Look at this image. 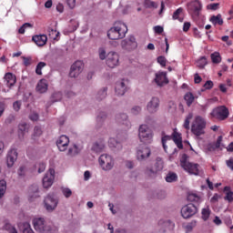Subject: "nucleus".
I'll use <instances>...</instances> for the list:
<instances>
[{"mask_svg":"<svg viewBox=\"0 0 233 233\" xmlns=\"http://www.w3.org/2000/svg\"><path fill=\"white\" fill-rule=\"evenodd\" d=\"M107 90H108V88L103 87V89L98 91V93L96 94V99L98 101H103V99H105V97H106V91Z\"/></svg>","mask_w":233,"mask_h":233,"instance_id":"obj_36","label":"nucleus"},{"mask_svg":"<svg viewBox=\"0 0 233 233\" xmlns=\"http://www.w3.org/2000/svg\"><path fill=\"white\" fill-rule=\"evenodd\" d=\"M84 64L82 61H76L70 68L69 76L77 77L83 72Z\"/></svg>","mask_w":233,"mask_h":233,"instance_id":"obj_14","label":"nucleus"},{"mask_svg":"<svg viewBox=\"0 0 233 233\" xmlns=\"http://www.w3.org/2000/svg\"><path fill=\"white\" fill-rule=\"evenodd\" d=\"M93 152H96V154H99L105 150V143L103 142H96L92 147Z\"/></svg>","mask_w":233,"mask_h":233,"instance_id":"obj_31","label":"nucleus"},{"mask_svg":"<svg viewBox=\"0 0 233 233\" xmlns=\"http://www.w3.org/2000/svg\"><path fill=\"white\" fill-rule=\"evenodd\" d=\"M29 119H31V121H37L39 119V115L37 113H32L29 115Z\"/></svg>","mask_w":233,"mask_h":233,"instance_id":"obj_60","label":"nucleus"},{"mask_svg":"<svg viewBox=\"0 0 233 233\" xmlns=\"http://www.w3.org/2000/svg\"><path fill=\"white\" fill-rule=\"evenodd\" d=\"M211 116L218 121H225L226 119H228L230 112L228 111V107H227L226 106H219L213 109Z\"/></svg>","mask_w":233,"mask_h":233,"instance_id":"obj_5","label":"nucleus"},{"mask_svg":"<svg viewBox=\"0 0 233 233\" xmlns=\"http://www.w3.org/2000/svg\"><path fill=\"white\" fill-rule=\"evenodd\" d=\"M48 90V82L46 79H41L36 86V92H39V94H45Z\"/></svg>","mask_w":233,"mask_h":233,"instance_id":"obj_25","label":"nucleus"},{"mask_svg":"<svg viewBox=\"0 0 233 233\" xmlns=\"http://www.w3.org/2000/svg\"><path fill=\"white\" fill-rule=\"evenodd\" d=\"M201 2L199 0H193L187 4V8L188 14H196L198 15L201 12Z\"/></svg>","mask_w":233,"mask_h":233,"instance_id":"obj_15","label":"nucleus"},{"mask_svg":"<svg viewBox=\"0 0 233 233\" xmlns=\"http://www.w3.org/2000/svg\"><path fill=\"white\" fill-rule=\"evenodd\" d=\"M202 219L207 221L210 218V209L208 208H203L201 211Z\"/></svg>","mask_w":233,"mask_h":233,"instance_id":"obj_43","label":"nucleus"},{"mask_svg":"<svg viewBox=\"0 0 233 233\" xmlns=\"http://www.w3.org/2000/svg\"><path fill=\"white\" fill-rule=\"evenodd\" d=\"M25 172H26V167L25 166H22L19 167L17 174L19 177H24Z\"/></svg>","mask_w":233,"mask_h":233,"instance_id":"obj_58","label":"nucleus"},{"mask_svg":"<svg viewBox=\"0 0 233 233\" xmlns=\"http://www.w3.org/2000/svg\"><path fill=\"white\" fill-rule=\"evenodd\" d=\"M141 112V106H136L131 109V113L134 114V116H137Z\"/></svg>","mask_w":233,"mask_h":233,"instance_id":"obj_59","label":"nucleus"},{"mask_svg":"<svg viewBox=\"0 0 233 233\" xmlns=\"http://www.w3.org/2000/svg\"><path fill=\"white\" fill-rule=\"evenodd\" d=\"M19 132H26L28 130V124L27 123H22L18 126Z\"/></svg>","mask_w":233,"mask_h":233,"instance_id":"obj_54","label":"nucleus"},{"mask_svg":"<svg viewBox=\"0 0 233 233\" xmlns=\"http://www.w3.org/2000/svg\"><path fill=\"white\" fill-rule=\"evenodd\" d=\"M187 201H191L192 203H201V198L192 193L187 196Z\"/></svg>","mask_w":233,"mask_h":233,"instance_id":"obj_38","label":"nucleus"},{"mask_svg":"<svg viewBox=\"0 0 233 233\" xmlns=\"http://www.w3.org/2000/svg\"><path fill=\"white\" fill-rule=\"evenodd\" d=\"M154 30L156 32V34H163V26H160V25H156L154 27Z\"/></svg>","mask_w":233,"mask_h":233,"instance_id":"obj_62","label":"nucleus"},{"mask_svg":"<svg viewBox=\"0 0 233 233\" xmlns=\"http://www.w3.org/2000/svg\"><path fill=\"white\" fill-rule=\"evenodd\" d=\"M121 46L122 48H125V50H134V48H137L136 37H134V35H129L127 38L122 40Z\"/></svg>","mask_w":233,"mask_h":233,"instance_id":"obj_11","label":"nucleus"},{"mask_svg":"<svg viewBox=\"0 0 233 233\" xmlns=\"http://www.w3.org/2000/svg\"><path fill=\"white\" fill-rule=\"evenodd\" d=\"M98 56L101 61H105V59H106V50H105V47H100L98 49Z\"/></svg>","mask_w":233,"mask_h":233,"instance_id":"obj_45","label":"nucleus"},{"mask_svg":"<svg viewBox=\"0 0 233 233\" xmlns=\"http://www.w3.org/2000/svg\"><path fill=\"white\" fill-rule=\"evenodd\" d=\"M197 66L198 68H203L204 66H207V57L202 56L197 61Z\"/></svg>","mask_w":233,"mask_h":233,"instance_id":"obj_44","label":"nucleus"},{"mask_svg":"<svg viewBox=\"0 0 233 233\" xmlns=\"http://www.w3.org/2000/svg\"><path fill=\"white\" fill-rule=\"evenodd\" d=\"M68 145H70V138L65 135H62L56 141V147L60 152H65Z\"/></svg>","mask_w":233,"mask_h":233,"instance_id":"obj_16","label":"nucleus"},{"mask_svg":"<svg viewBox=\"0 0 233 233\" xmlns=\"http://www.w3.org/2000/svg\"><path fill=\"white\" fill-rule=\"evenodd\" d=\"M155 83L158 86H164L168 85V78L167 77V72H159L156 74Z\"/></svg>","mask_w":233,"mask_h":233,"instance_id":"obj_20","label":"nucleus"},{"mask_svg":"<svg viewBox=\"0 0 233 233\" xmlns=\"http://www.w3.org/2000/svg\"><path fill=\"white\" fill-rule=\"evenodd\" d=\"M45 66H46V63L45 62H39L36 66V68H35V74L37 76H43V68H45Z\"/></svg>","mask_w":233,"mask_h":233,"instance_id":"obj_40","label":"nucleus"},{"mask_svg":"<svg viewBox=\"0 0 233 233\" xmlns=\"http://www.w3.org/2000/svg\"><path fill=\"white\" fill-rule=\"evenodd\" d=\"M24 66H30L32 65V56H21Z\"/></svg>","mask_w":233,"mask_h":233,"instance_id":"obj_46","label":"nucleus"},{"mask_svg":"<svg viewBox=\"0 0 233 233\" xmlns=\"http://www.w3.org/2000/svg\"><path fill=\"white\" fill-rule=\"evenodd\" d=\"M161 170H163V161L157 160L154 167L147 169V174H157V172H161Z\"/></svg>","mask_w":233,"mask_h":233,"instance_id":"obj_27","label":"nucleus"},{"mask_svg":"<svg viewBox=\"0 0 233 233\" xmlns=\"http://www.w3.org/2000/svg\"><path fill=\"white\" fill-rule=\"evenodd\" d=\"M98 161L103 170H112L114 168V158L110 155H101Z\"/></svg>","mask_w":233,"mask_h":233,"instance_id":"obj_6","label":"nucleus"},{"mask_svg":"<svg viewBox=\"0 0 233 233\" xmlns=\"http://www.w3.org/2000/svg\"><path fill=\"white\" fill-rule=\"evenodd\" d=\"M47 32L50 39H54V41L59 37V32L56 29L48 28Z\"/></svg>","mask_w":233,"mask_h":233,"instance_id":"obj_39","label":"nucleus"},{"mask_svg":"<svg viewBox=\"0 0 233 233\" xmlns=\"http://www.w3.org/2000/svg\"><path fill=\"white\" fill-rule=\"evenodd\" d=\"M33 225L35 230L40 233H56V229H53L50 226L46 225L45 218H36L33 219Z\"/></svg>","mask_w":233,"mask_h":233,"instance_id":"obj_3","label":"nucleus"},{"mask_svg":"<svg viewBox=\"0 0 233 233\" xmlns=\"http://www.w3.org/2000/svg\"><path fill=\"white\" fill-rule=\"evenodd\" d=\"M66 4L69 6V8H76V0H66Z\"/></svg>","mask_w":233,"mask_h":233,"instance_id":"obj_61","label":"nucleus"},{"mask_svg":"<svg viewBox=\"0 0 233 233\" xmlns=\"http://www.w3.org/2000/svg\"><path fill=\"white\" fill-rule=\"evenodd\" d=\"M115 92L116 96H125V93L127 92V84H125V80L116 82Z\"/></svg>","mask_w":233,"mask_h":233,"instance_id":"obj_22","label":"nucleus"},{"mask_svg":"<svg viewBox=\"0 0 233 233\" xmlns=\"http://www.w3.org/2000/svg\"><path fill=\"white\" fill-rule=\"evenodd\" d=\"M21 101L19 100H16L15 102H14L13 104V108L15 112H19V110H21Z\"/></svg>","mask_w":233,"mask_h":233,"instance_id":"obj_55","label":"nucleus"},{"mask_svg":"<svg viewBox=\"0 0 233 233\" xmlns=\"http://www.w3.org/2000/svg\"><path fill=\"white\" fill-rule=\"evenodd\" d=\"M157 64L160 65L161 66H167V58L165 56H158L157 59Z\"/></svg>","mask_w":233,"mask_h":233,"instance_id":"obj_50","label":"nucleus"},{"mask_svg":"<svg viewBox=\"0 0 233 233\" xmlns=\"http://www.w3.org/2000/svg\"><path fill=\"white\" fill-rule=\"evenodd\" d=\"M166 181H167V183H174V182L177 181V174H176L174 172L167 173V175L166 177Z\"/></svg>","mask_w":233,"mask_h":233,"instance_id":"obj_34","label":"nucleus"},{"mask_svg":"<svg viewBox=\"0 0 233 233\" xmlns=\"http://www.w3.org/2000/svg\"><path fill=\"white\" fill-rule=\"evenodd\" d=\"M23 233H35V232H34V229H32V228L30 227L29 223H25Z\"/></svg>","mask_w":233,"mask_h":233,"instance_id":"obj_52","label":"nucleus"},{"mask_svg":"<svg viewBox=\"0 0 233 233\" xmlns=\"http://www.w3.org/2000/svg\"><path fill=\"white\" fill-rule=\"evenodd\" d=\"M190 30V23L185 22L183 25V32H188Z\"/></svg>","mask_w":233,"mask_h":233,"instance_id":"obj_63","label":"nucleus"},{"mask_svg":"<svg viewBox=\"0 0 233 233\" xmlns=\"http://www.w3.org/2000/svg\"><path fill=\"white\" fill-rule=\"evenodd\" d=\"M62 194L68 199L72 196V189L68 187H62Z\"/></svg>","mask_w":233,"mask_h":233,"instance_id":"obj_48","label":"nucleus"},{"mask_svg":"<svg viewBox=\"0 0 233 233\" xmlns=\"http://www.w3.org/2000/svg\"><path fill=\"white\" fill-rule=\"evenodd\" d=\"M41 136H43V129L41 128V127L35 126L34 128V133L32 135V139H34V141H37L39 137H41Z\"/></svg>","mask_w":233,"mask_h":233,"instance_id":"obj_29","label":"nucleus"},{"mask_svg":"<svg viewBox=\"0 0 233 233\" xmlns=\"http://www.w3.org/2000/svg\"><path fill=\"white\" fill-rule=\"evenodd\" d=\"M224 192H226V196L224 199L226 201H228V203H232L233 201V192L230 191V187H224Z\"/></svg>","mask_w":233,"mask_h":233,"instance_id":"obj_32","label":"nucleus"},{"mask_svg":"<svg viewBox=\"0 0 233 233\" xmlns=\"http://www.w3.org/2000/svg\"><path fill=\"white\" fill-rule=\"evenodd\" d=\"M210 57H211L212 63H214L215 65H219V63H221V55H219L218 52H215L211 54Z\"/></svg>","mask_w":233,"mask_h":233,"instance_id":"obj_35","label":"nucleus"},{"mask_svg":"<svg viewBox=\"0 0 233 233\" xmlns=\"http://www.w3.org/2000/svg\"><path fill=\"white\" fill-rule=\"evenodd\" d=\"M190 162H188V156L187 154H183L180 158V165L182 168H185Z\"/></svg>","mask_w":233,"mask_h":233,"instance_id":"obj_41","label":"nucleus"},{"mask_svg":"<svg viewBox=\"0 0 233 233\" xmlns=\"http://www.w3.org/2000/svg\"><path fill=\"white\" fill-rule=\"evenodd\" d=\"M116 121L118 125H125L127 128H130V121H128V116L127 114H118L116 116Z\"/></svg>","mask_w":233,"mask_h":233,"instance_id":"obj_23","label":"nucleus"},{"mask_svg":"<svg viewBox=\"0 0 233 233\" xmlns=\"http://www.w3.org/2000/svg\"><path fill=\"white\" fill-rule=\"evenodd\" d=\"M217 148H219V139L218 140L217 144H209L208 146V152H214Z\"/></svg>","mask_w":233,"mask_h":233,"instance_id":"obj_49","label":"nucleus"},{"mask_svg":"<svg viewBox=\"0 0 233 233\" xmlns=\"http://www.w3.org/2000/svg\"><path fill=\"white\" fill-rule=\"evenodd\" d=\"M170 139H173L174 143L177 142V141H181V135H179V133H177V131H176V129H174L171 137L170 136H164L162 137V147L165 150V152L167 151V141H170Z\"/></svg>","mask_w":233,"mask_h":233,"instance_id":"obj_13","label":"nucleus"},{"mask_svg":"<svg viewBox=\"0 0 233 233\" xmlns=\"http://www.w3.org/2000/svg\"><path fill=\"white\" fill-rule=\"evenodd\" d=\"M5 81L6 82V86L9 88H12L14 85H15L17 78L15 77V75L12 73H6L4 76Z\"/></svg>","mask_w":233,"mask_h":233,"instance_id":"obj_24","label":"nucleus"},{"mask_svg":"<svg viewBox=\"0 0 233 233\" xmlns=\"http://www.w3.org/2000/svg\"><path fill=\"white\" fill-rule=\"evenodd\" d=\"M227 167L230 168V170H233V158H230L229 160L226 161Z\"/></svg>","mask_w":233,"mask_h":233,"instance_id":"obj_64","label":"nucleus"},{"mask_svg":"<svg viewBox=\"0 0 233 233\" xmlns=\"http://www.w3.org/2000/svg\"><path fill=\"white\" fill-rule=\"evenodd\" d=\"M79 152H81V148H79L77 145L74 144L73 146L69 147L66 156L68 157H76V156H77Z\"/></svg>","mask_w":233,"mask_h":233,"instance_id":"obj_26","label":"nucleus"},{"mask_svg":"<svg viewBox=\"0 0 233 233\" xmlns=\"http://www.w3.org/2000/svg\"><path fill=\"white\" fill-rule=\"evenodd\" d=\"M146 6H147V8H157V3L150 0H146Z\"/></svg>","mask_w":233,"mask_h":233,"instance_id":"obj_53","label":"nucleus"},{"mask_svg":"<svg viewBox=\"0 0 233 233\" xmlns=\"http://www.w3.org/2000/svg\"><path fill=\"white\" fill-rule=\"evenodd\" d=\"M219 8V3H214V4H209L208 5V10H213L216 11Z\"/></svg>","mask_w":233,"mask_h":233,"instance_id":"obj_57","label":"nucleus"},{"mask_svg":"<svg viewBox=\"0 0 233 233\" xmlns=\"http://www.w3.org/2000/svg\"><path fill=\"white\" fill-rule=\"evenodd\" d=\"M214 87V82H212V80H208L205 84H204V88H206V90H210Z\"/></svg>","mask_w":233,"mask_h":233,"instance_id":"obj_56","label":"nucleus"},{"mask_svg":"<svg viewBox=\"0 0 233 233\" xmlns=\"http://www.w3.org/2000/svg\"><path fill=\"white\" fill-rule=\"evenodd\" d=\"M183 14V7L177 8L174 14H173V19H178V21H182L181 18H179V15Z\"/></svg>","mask_w":233,"mask_h":233,"instance_id":"obj_47","label":"nucleus"},{"mask_svg":"<svg viewBox=\"0 0 233 233\" xmlns=\"http://www.w3.org/2000/svg\"><path fill=\"white\" fill-rule=\"evenodd\" d=\"M198 214V207L194 204H187L181 208V216L184 219H188Z\"/></svg>","mask_w":233,"mask_h":233,"instance_id":"obj_8","label":"nucleus"},{"mask_svg":"<svg viewBox=\"0 0 233 233\" xmlns=\"http://www.w3.org/2000/svg\"><path fill=\"white\" fill-rule=\"evenodd\" d=\"M184 170H186V172H188V174H191L193 176H199V174H201V169H200L198 164H194L192 162H189L184 167Z\"/></svg>","mask_w":233,"mask_h":233,"instance_id":"obj_18","label":"nucleus"},{"mask_svg":"<svg viewBox=\"0 0 233 233\" xmlns=\"http://www.w3.org/2000/svg\"><path fill=\"white\" fill-rule=\"evenodd\" d=\"M210 23H212V25H218L219 26H221L223 25V18L221 17V14H218L217 15H212L209 19Z\"/></svg>","mask_w":233,"mask_h":233,"instance_id":"obj_30","label":"nucleus"},{"mask_svg":"<svg viewBox=\"0 0 233 233\" xmlns=\"http://www.w3.org/2000/svg\"><path fill=\"white\" fill-rule=\"evenodd\" d=\"M25 28H32V24L30 23H25L19 29H18V34H25Z\"/></svg>","mask_w":233,"mask_h":233,"instance_id":"obj_51","label":"nucleus"},{"mask_svg":"<svg viewBox=\"0 0 233 233\" xmlns=\"http://www.w3.org/2000/svg\"><path fill=\"white\" fill-rule=\"evenodd\" d=\"M58 203L59 201L57 200V198L55 197V195H48L44 200V205L47 212L56 210V208H57Z\"/></svg>","mask_w":233,"mask_h":233,"instance_id":"obj_7","label":"nucleus"},{"mask_svg":"<svg viewBox=\"0 0 233 233\" xmlns=\"http://www.w3.org/2000/svg\"><path fill=\"white\" fill-rule=\"evenodd\" d=\"M184 99L187 103V106H191L196 97L194 96V94H192L191 92H188L184 96Z\"/></svg>","mask_w":233,"mask_h":233,"instance_id":"obj_33","label":"nucleus"},{"mask_svg":"<svg viewBox=\"0 0 233 233\" xmlns=\"http://www.w3.org/2000/svg\"><path fill=\"white\" fill-rule=\"evenodd\" d=\"M206 128L207 121H205V118L199 116H196L191 125L192 134H194V136H197V137H199V136H203V134H205Z\"/></svg>","mask_w":233,"mask_h":233,"instance_id":"obj_2","label":"nucleus"},{"mask_svg":"<svg viewBox=\"0 0 233 233\" xmlns=\"http://www.w3.org/2000/svg\"><path fill=\"white\" fill-rule=\"evenodd\" d=\"M108 146L110 147V148H117V150H121V148H123L121 141H117V139L114 137L109 138Z\"/></svg>","mask_w":233,"mask_h":233,"instance_id":"obj_28","label":"nucleus"},{"mask_svg":"<svg viewBox=\"0 0 233 233\" xmlns=\"http://www.w3.org/2000/svg\"><path fill=\"white\" fill-rule=\"evenodd\" d=\"M149 114H156L159 108V98L152 97L147 106Z\"/></svg>","mask_w":233,"mask_h":233,"instance_id":"obj_19","label":"nucleus"},{"mask_svg":"<svg viewBox=\"0 0 233 233\" xmlns=\"http://www.w3.org/2000/svg\"><path fill=\"white\" fill-rule=\"evenodd\" d=\"M17 149H10V151L7 153L6 165L8 168H12V167H14L15 161H17Z\"/></svg>","mask_w":233,"mask_h":233,"instance_id":"obj_17","label":"nucleus"},{"mask_svg":"<svg viewBox=\"0 0 233 233\" xmlns=\"http://www.w3.org/2000/svg\"><path fill=\"white\" fill-rule=\"evenodd\" d=\"M194 117V115L192 113H189L184 121V128L186 130H190V120Z\"/></svg>","mask_w":233,"mask_h":233,"instance_id":"obj_37","label":"nucleus"},{"mask_svg":"<svg viewBox=\"0 0 233 233\" xmlns=\"http://www.w3.org/2000/svg\"><path fill=\"white\" fill-rule=\"evenodd\" d=\"M32 41H34L37 46H45L46 41H48V36H46V35H35L32 37Z\"/></svg>","mask_w":233,"mask_h":233,"instance_id":"obj_21","label":"nucleus"},{"mask_svg":"<svg viewBox=\"0 0 233 233\" xmlns=\"http://www.w3.org/2000/svg\"><path fill=\"white\" fill-rule=\"evenodd\" d=\"M138 137L141 143H151L154 134L148 126L140 125L138 128Z\"/></svg>","mask_w":233,"mask_h":233,"instance_id":"obj_4","label":"nucleus"},{"mask_svg":"<svg viewBox=\"0 0 233 233\" xmlns=\"http://www.w3.org/2000/svg\"><path fill=\"white\" fill-rule=\"evenodd\" d=\"M6 192V181L0 180V199L5 196V193Z\"/></svg>","mask_w":233,"mask_h":233,"instance_id":"obj_42","label":"nucleus"},{"mask_svg":"<svg viewBox=\"0 0 233 233\" xmlns=\"http://www.w3.org/2000/svg\"><path fill=\"white\" fill-rule=\"evenodd\" d=\"M54 179H56V170L54 168H49L43 178L44 188H50V187L54 185Z\"/></svg>","mask_w":233,"mask_h":233,"instance_id":"obj_10","label":"nucleus"},{"mask_svg":"<svg viewBox=\"0 0 233 233\" xmlns=\"http://www.w3.org/2000/svg\"><path fill=\"white\" fill-rule=\"evenodd\" d=\"M127 32L128 27L127 26V24L118 21L107 31V37L113 41L123 39Z\"/></svg>","mask_w":233,"mask_h":233,"instance_id":"obj_1","label":"nucleus"},{"mask_svg":"<svg viewBox=\"0 0 233 233\" xmlns=\"http://www.w3.org/2000/svg\"><path fill=\"white\" fill-rule=\"evenodd\" d=\"M106 65L109 68H116V66H119V55L116 52H109L106 56Z\"/></svg>","mask_w":233,"mask_h":233,"instance_id":"obj_9","label":"nucleus"},{"mask_svg":"<svg viewBox=\"0 0 233 233\" xmlns=\"http://www.w3.org/2000/svg\"><path fill=\"white\" fill-rule=\"evenodd\" d=\"M150 148L147 146H140L137 150V158L138 161H145L147 157H150Z\"/></svg>","mask_w":233,"mask_h":233,"instance_id":"obj_12","label":"nucleus"}]
</instances>
